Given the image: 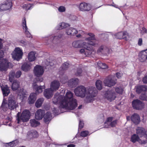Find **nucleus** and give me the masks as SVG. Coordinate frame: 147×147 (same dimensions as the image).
<instances>
[{"mask_svg":"<svg viewBox=\"0 0 147 147\" xmlns=\"http://www.w3.org/2000/svg\"><path fill=\"white\" fill-rule=\"evenodd\" d=\"M15 72L13 71H11L9 74V80L10 82H12L14 77Z\"/></svg>","mask_w":147,"mask_h":147,"instance_id":"c03bdc74","label":"nucleus"},{"mask_svg":"<svg viewBox=\"0 0 147 147\" xmlns=\"http://www.w3.org/2000/svg\"><path fill=\"white\" fill-rule=\"evenodd\" d=\"M139 139V136L136 134H134L131 137L130 141L133 143L138 141Z\"/></svg>","mask_w":147,"mask_h":147,"instance_id":"58836bf2","label":"nucleus"},{"mask_svg":"<svg viewBox=\"0 0 147 147\" xmlns=\"http://www.w3.org/2000/svg\"><path fill=\"white\" fill-rule=\"evenodd\" d=\"M69 26V25L68 24L62 22L59 23L55 28V29L57 30H60L63 28L67 27Z\"/></svg>","mask_w":147,"mask_h":147,"instance_id":"c85d7f7f","label":"nucleus"},{"mask_svg":"<svg viewBox=\"0 0 147 147\" xmlns=\"http://www.w3.org/2000/svg\"><path fill=\"white\" fill-rule=\"evenodd\" d=\"M93 92H75V95L81 98H84L86 95V96L84 100L86 103H89L93 100L95 96L93 94Z\"/></svg>","mask_w":147,"mask_h":147,"instance_id":"20e7f679","label":"nucleus"},{"mask_svg":"<svg viewBox=\"0 0 147 147\" xmlns=\"http://www.w3.org/2000/svg\"><path fill=\"white\" fill-rule=\"evenodd\" d=\"M44 95L46 98L49 99L53 96V92H44Z\"/></svg>","mask_w":147,"mask_h":147,"instance_id":"09e8293b","label":"nucleus"},{"mask_svg":"<svg viewBox=\"0 0 147 147\" xmlns=\"http://www.w3.org/2000/svg\"><path fill=\"white\" fill-rule=\"evenodd\" d=\"M87 35L89 36L86 37L85 40L86 41H88V43H86V44L89 45H90L92 47L97 44L98 43V41L95 39L94 34L91 33H89L87 34Z\"/></svg>","mask_w":147,"mask_h":147,"instance_id":"0eeeda50","label":"nucleus"},{"mask_svg":"<svg viewBox=\"0 0 147 147\" xmlns=\"http://www.w3.org/2000/svg\"><path fill=\"white\" fill-rule=\"evenodd\" d=\"M82 72V69L80 68H78L77 72L75 73V75L77 76H80Z\"/></svg>","mask_w":147,"mask_h":147,"instance_id":"6e6d98bb","label":"nucleus"},{"mask_svg":"<svg viewBox=\"0 0 147 147\" xmlns=\"http://www.w3.org/2000/svg\"><path fill=\"white\" fill-rule=\"evenodd\" d=\"M79 9L81 11H88L91 9V6L90 4L83 2L80 3Z\"/></svg>","mask_w":147,"mask_h":147,"instance_id":"dca6fc26","label":"nucleus"},{"mask_svg":"<svg viewBox=\"0 0 147 147\" xmlns=\"http://www.w3.org/2000/svg\"><path fill=\"white\" fill-rule=\"evenodd\" d=\"M87 45L88 44H86V42H83L81 40H79L74 41L72 43L73 46L75 48L83 47L84 48H86L88 50H90V51H86L85 54L86 55L88 54V53H90L91 52L90 51L91 47H88Z\"/></svg>","mask_w":147,"mask_h":147,"instance_id":"39448f33","label":"nucleus"},{"mask_svg":"<svg viewBox=\"0 0 147 147\" xmlns=\"http://www.w3.org/2000/svg\"><path fill=\"white\" fill-rule=\"evenodd\" d=\"M44 116V120L45 123H47L51 120L52 116L50 112H47Z\"/></svg>","mask_w":147,"mask_h":147,"instance_id":"4c0bfd02","label":"nucleus"},{"mask_svg":"<svg viewBox=\"0 0 147 147\" xmlns=\"http://www.w3.org/2000/svg\"><path fill=\"white\" fill-rule=\"evenodd\" d=\"M141 33L142 34H144L145 33H147V29L143 27L142 28V30L141 32Z\"/></svg>","mask_w":147,"mask_h":147,"instance_id":"680f3d73","label":"nucleus"},{"mask_svg":"<svg viewBox=\"0 0 147 147\" xmlns=\"http://www.w3.org/2000/svg\"><path fill=\"white\" fill-rule=\"evenodd\" d=\"M22 26L23 29L27 37L32 38V36L30 32L28 30V28L26 26V22L25 18H24L23 19L22 23Z\"/></svg>","mask_w":147,"mask_h":147,"instance_id":"4468645a","label":"nucleus"},{"mask_svg":"<svg viewBox=\"0 0 147 147\" xmlns=\"http://www.w3.org/2000/svg\"><path fill=\"white\" fill-rule=\"evenodd\" d=\"M136 132L137 134L140 137H142L143 136H145L147 131L145 129L142 127H138L136 129Z\"/></svg>","mask_w":147,"mask_h":147,"instance_id":"393cba45","label":"nucleus"},{"mask_svg":"<svg viewBox=\"0 0 147 147\" xmlns=\"http://www.w3.org/2000/svg\"><path fill=\"white\" fill-rule=\"evenodd\" d=\"M142 38H140L139 39L138 42V45L139 46H141L142 45Z\"/></svg>","mask_w":147,"mask_h":147,"instance_id":"0e129e2a","label":"nucleus"},{"mask_svg":"<svg viewBox=\"0 0 147 147\" xmlns=\"http://www.w3.org/2000/svg\"><path fill=\"white\" fill-rule=\"evenodd\" d=\"M23 55L22 50L19 47L16 48L12 54L13 58L18 61L22 58Z\"/></svg>","mask_w":147,"mask_h":147,"instance_id":"6e6552de","label":"nucleus"},{"mask_svg":"<svg viewBox=\"0 0 147 147\" xmlns=\"http://www.w3.org/2000/svg\"><path fill=\"white\" fill-rule=\"evenodd\" d=\"M18 112L17 115V120L18 123H20L22 122H27L30 119V113L28 110H25L22 112L21 115L20 116Z\"/></svg>","mask_w":147,"mask_h":147,"instance_id":"7ed1b4c3","label":"nucleus"},{"mask_svg":"<svg viewBox=\"0 0 147 147\" xmlns=\"http://www.w3.org/2000/svg\"><path fill=\"white\" fill-rule=\"evenodd\" d=\"M60 86V83L58 81L54 80L51 82L50 88L45 90L44 92H52L58 89Z\"/></svg>","mask_w":147,"mask_h":147,"instance_id":"9b49d317","label":"nucleus"},{"mask_svg":"<svg viewBox=\"0 0 147 147\" xmlns=\"http://www.w3.org/2000/svg\"><path fill=\"white\" fill-rule=\"evenodd\" d=\"M116 80L114 78L109 76L105 78L104 83L105 86L111 87L116 84Z\"/></svg>","mask_w":147,"mask_h":147,"instance_id":"f8f14e48","label":"nucleus"},{"mask_svg":"<svg viewBox=\"0 0 147 147\" xmlns=\"http://www.w3.org/2000/svg\"><path fill=\"white\" fill-rule=\"evenodd\" d=\"M87 45L88 47H91V49L90 50V51H91V52H92V53H88V54L87 55H86L85 54V53H86V51H88H88H90V50L88 49H87L86 48H84L85 49V50L83 49H81L80 50V52L81 53H84L85 55L86 56H88L89 55H91V54H94L95 53V50H94L93 49V48L90 45Z\"/></svg>","mask_w":147,"mask_h":147,"instance_id":"cd10ccee","label":"nucleus"},{"mask_svg":"<svg viewBox=\"0 0 147 147\" xmlns=\"http://www.w3.org/2000/svg\"><path fill=\"white\" fill-rule=\"evenodd\" d=\"M18 42L20 43L21 45L23 46H25L27 45V42L25 40H21L18 41Z\"/></svg>","mask_w":147,"mask_h":147,"instance_id":"864d4df0","label":"nucleus"},{"mask_svg":"<svg viewBox=\"0 0 147 147\" xmlns=\"http://www.w3.org/2000/svg\"><path fill=\"white\" fill-rule=\"evenodd\" d=\"M84 126L83 122L80 120L79 121V129H81L83 128Z\"/></svg>","mask_w":147,"mask_h":147,"instance_id":"5fc2aeb1","label":"nucleus"},{"mask_svg":"<svg viewBox=\"0 0 147 147\" xmlns=\"http://www.w3.org/2000/svg\"><path fill=\"white\" fill-rule=\"evenodd\" d=\"M69 67V63L67 62L64 63L60 68V69L63 70H65Z\"/></svg>","mask_w":147,"mask_h":147,"instance_id":"de8ad7c7","label":"nucleus"},{"mask_svg":"<svg viewBox=\"0 0 147 147\" xmlns=\"http://www.w3.org/2000/svg\"><path fill=\"white\" fill-rule=\"evenodd\" d=\"M45 114V111L44 110L39 109L35 113V118L38 120L42 119L43 117Z\"/></svg>","mask_w":147,"mask_h":147,"instance_id":"aec40b11","label":"nucleus"},{"mask_svg":"<svg viewBox=\"0 0 147 147\" xmlns=\"http://www.w3.org/2000/svg\"><path fill=\"white\" fill-rule=\"evenodd\" d=\"M62 36V35L61 34H58V35L54 36H51L50 35H49L45 36V38H48L50 39V41L54 43L55 42H57L58 40L61 38Z\"/></svg>","mask_w":147,"mask_h":147,"instance_id":"6ab92c4d","label":"nucleus"},{"mask_svg":"<svg viewBox=\"0 0 147 147\" xmlns=\"http://www.w3.org/2000/svg\"><path fill=\"white\" fill-rule=\"evenodd\" d=\"M35 55V53L34 52L31 51L30 52L28 53V60L30 61H34L36 59Z\"/></svg>","mask_w":147,"mask_h":147,"instance_id":"f704fd0d","label":"nucleus"},{"mask_svg":"<svg viewBox=\"0 0 147 147\" xmlns=\"http://www.w3.org/2000/svg\"><path fill=\"white\" fill-rule=\"evenodd\" d=\"M108 49L104 46H100L98 49L97 53L99 54L100 53L103 54L108 51Z\"/></svg>","mask_w":147,"mask_h":147,"instance_id":"473e14b6","label":"nucleus"},{"mask_svg":"<svg viewBox=\"0 0 147 147\" xmlns=\"http://www.w3.org/2000/svg\"><path fill=\"white\" fill-rule=\"evenodd\" d=\"M4 56V53L2 50L0 51V60L1 58H2Z\"/></svg>","mask_w":147,"mask_h":147,"instance_id":"69168bd1","label":"nucleus"},{"mask_svg":"<svg viewBox=\"0 0 147 147\" xmlns=\"http://www.w3.org/2000/svg\"><path fill=\"white\" fill-rule=\"evenodd\" d=\"M34 72L35 76L37 78L34 79L32 84V87L35 92H42L43 89H45V86L44 85L38 86L36 84L38 82H41L43 79L42 78H38L42 76L44 72V69L41 66L37 65L34 68Z\"/></svg>","mask_w":147,"mask_h":147,"instance_id":"f03ea898","label":"nucleus"},{"mask_svg":"<svg viewBox=\"0 0 147 147\" xmlns=\"http://www.w3.org/2000/svg\"><path fill=\"white\" fill-rule=\"evenodd\" d=\"M8 106L6 100L5 98H4L0 109H1L4 111H6L8 109Z\"/></svg>","mask_w":147,"mask_h":147,"instance_id":"72a5a7b5","label":"nucleus"},{"mask_svg":"<svg viewBox=\"0 0 147 147\" xmlns=\"http://www.w3.org/2000/svg\"><path fill=\"white\" fill-rule=\"evenodd\" d=\"M20 87V83L19 82L16 80L13 81L11 86V88L12 90L14 91L17 90Z\"/></svg>","mask_w":147,"mask_h":147,"instance_id":"2f4dec72","label":"nucleus"},{"mask_svg":"<svg viewBox=\"0 0 147 147\" xmlns=\"http://www.w3.org/2000/svg\"><path fill=\"white\" fill-rule=\"evenodd\" d=\"M104 97L110 101L114 100L116 98L115 92H104Z\"/></svg>","mask_w":147,"mask_h":147,"instance_id":"f3484780","label":"nucleus"},{"mask_svg":"<svg viewBox=\"0 0 147 147\" xmlns=\"http://www.w3.org/2000/svg\"><path fill=\"white\" fill-rule=\"evenodd\" d=\"M12 3L10 0H8L0 5V10L5 11L11 9Z\"/></svg>","mask_w":147,"mask_h":147,"instance_id":"ddd939ff","label":"nucleus"},{"mask_svg":"<svg viewBox=\"0 0 147 147\" xmlns=\"http://www.w3.org/2000/svg\"><path fill=\"white\" fill-rule=\"evenodd\" d=\"M132 105L133 108L137 110H141L144 106V103L137 99L134 100L132 102Z\"/></svg>","mask_w":147,"mask_h":147,"instance_id":"9d476101","label":"nucleus"},{"mask_svg":"<svg viewBox=\"0 0 147 147\" xmlns=\"http://www.w3.org/2000/svg\"><path fill=\"white\" fill-rule=\"evenodd\" d=\"M37 132L34 130H31L28 131L27 134V137L28 139L36 138L38 137Z\"/></svg>","mask_w":147,"mask_h":147,"instance_id":"a878e982","label":"nucleus"},{"mask_svg":"<svg viewBox=\"0 0 147 147\" xmlns=\"http://www.w3.org/2000/svg\"><path fill=\"white\" fill-rule=\"evenodd\" d=\"M44 99L43 98H41L38 99L36 102L35 105L37 108H39L42 105Z\"/></svg>","mask_w":147,"mask_h":147,"instance_id":"ea45409f","label":"nucleus"},{"mask_svg":"<svg viewBox=\"0 0 147 147\" xmlns=\"http://www.w3.org/2000/svg\"><path fill=\"white\" fill-rule=\"evenodd\" d=\"M14 99V98L12 96L9 97L8 103L7 105L9 109L11 110L14 109L16 107V102Z\"/></svg>","mask_w":147,"mask_h":147,"instance_id":"a211bd4d","label":"nucleus"},{"mask_svg":"<svg viewBox=\"0 0 147 147\" xmlns=\"http://www.w3.org/2000/svg\"><path fill=\"white\" fill-rule=\"evenodd\" d=\"M78 79L77 78H74L70 79L68 82V86L71 88L75 87L78 84Z\"/></svg>","mask_w":147,"mask_h":147,"instance_id":"4be33fe9","label":"nucleus"},{"mask_svg":"<svg viewBox=\"0 0 147 147\" xmlns=\"http://www.w3.org/2000/svg\"><path fill=\"white\" fill-rule=\"evenodd\" d=\"M21 74H22L21 71H17L16 72V74H15V77H16V78H19Z\"/></svg>","mask_w":147,"mask_h":147,"instance_id":"052dcab7","label":"nucleus"},{"mask_svg":"<svg viewBox=\"0 0 147 147\" xmlns=\"http://www.w3.org/2000/svg\"><path fill=\"white\" fill-rule=\"evenodd\" d=\"M131 121L136 124H138L140 121L139 115L137 113H134L131 117Z\"/></svg>","mask_w":147,"mask_h":147,"instance_id":"b1692460","label":"nucleus"},{"mask_svg":"<svg viewBox=\"0 0 147 147\" xmlns=\"http://www.w3.org/2000/svg\"><path fill=\"white\" fill-rule=\"evenodd\" d=\"M50 47L52 49H54L55 51H60L59 50V47L57 45H55L54 46H51Z\"/></svg>","mask_w":147,"mask_h":147,"instance_id":"13d9d810","label":"nucleus"},{"mask_svg":"<svg viewBox=\"0 0 147 147\" xmlns=\"http://www.w3.org/2000/svg\"><path fill=\"white\" fill-rule=\"evenodd\" d=\"M128 36V33L126 31L120 32L114 34L115 37L117 39H124L127 40V36Z\"/></svg>","mask_w":147,"mask_h":147,"instance_id":"2eb2a0df","label":"nucleus"},{"mask_svg":"<svg viewBox=\"0 0 147 147\" xmlns=\"http://www.w3.org/2000/svg\"><path fill=\"white\" fill-rule=\"evenodd\" d=\"M113 118L112 117H109L108 118L107 121L108 124H109V122H111V123H109L110 126L111 127H115L117 123V120H115L112 121L113 119Z\"/></svg>","mask_w":147,"mask_h":147,"instance_id":"c9c22d12","label":"nucleus"},{"mask_svg":"<svg viewBox=\"0 0 147 147\" xmlns=\"http://www.w3.org/2000/svg\"><path fill=\"white\" fill-rule=\"evenodd\" d=\"M89 133V132L88 131H83L81 132L80 134V136L82 137H85L88 135Z\"/></svg>","mask_w":147,"mask_h":147,"instance_id":"3c124183","label":"nucleus"},{"mask_svg":"<svg viewBox=\"0 0 147 147\" xmlns=\"http://www.w3.org/2000/svg\"><path fill=\"white\" fill-rule=\"evenodd\" d=\"M142 81L144 84L147 83V75L145 76L143 78Z\"/></svg>","mask_w":147,"mask_h":147,"instance_id":"e2e57ef3","label":"nucleus"},{"mask_svg":"<svg viewBox=\"0 0 147 147\" xmlns=\"http://www.w3.org/2000/svg\"><path fill=\"white\" fill-rule=\"evenodd\" d=\"M96 90L93 86L85 88L83 86H78L74 90V92H94Z\"/></svg>","mask_w":147,"mask_h":147,"instance_id":"1a4fd4ad","label":"nucleus"},{"mask_svg":"<svg viewBox=\"0 0 147 147\" xmlns=\"http://www.w3.org/2000/svg\"><path fill=\"white\" fill-rule=\"evenodd\" d=\"M39 92H32L30 95L28 100V103L32 104L34 103L36 99V96Z\"/></svg>","mask_w":147,"mask_h":147,"instance_id":"412c9836","label":"nucleus"},{"mask_svg":"<svg viewBox=\"0 0 147 147\" xmlns=\"http://www.w3.org/2000/svg\"><path fill=\"white\" fill-rule=\"evenodd\" d=\"M66 32L67 34L68 35H74L78 32V31L76 29L72 28H67Z\"/></svg>","mask_w":147,"mask_h":147,"instance_id":"c756f323","label":"nucleus"},{"mask_svg":"<svg viewBox=\"0 0 147 147\" xmlns=\"http://www.w3.org/2000/svg\"><path fill=\"white\" fill-rule=\"evenodd\" d=\"M122 74L119 72H117L116 74V76L118 78H120L122 76Z\"/></svg>","mask_w":147,"mask_h":147,"instance_id":"338daca9","label":"nucleus"},{"mask_svg":"<svg viewBox=\"0 0 147 147\" xmlns=\"http://www.w3.org/2000/svg\"><path fill=\"white\" fill-rule=\"evenodd\" d=\"M31 65L30 63H24L22 65L21 69L25 71H27L30 69Z\"/></svg>","mask_w":147,"mask_h":147,"instance_id":"7c9ffc66","label":"nucleus"},{"mask_svg":"<svg viewBox=\"0 0 147 147\" xmlns=\"http://www.w3.org/2000/svg\"><path fill=\"white\" fill-rule=\"evenodd\" d=\"M98 65L102 69H106L108 67L107 65L104 63H99Z\"/></svg>","mask_w":147,"mask_h":147,"instance_id":"8fccbe9b","label":"nucleus"},{"mask_svg":"<svg viewBox=\"0 0 147 147\" xmlns=\"http://www.w3.org/2000/svg\"><path fill=\"white\" fill-rule=\"evenodd\" d=\"M44 116V120L45 123H47L51 120L52 116L50 112H47Z\"/></svg>","mask_w":147,"mask_h":147,"instance_id":"e433bc0d","label":"nucleus"},{"mask_svg":"<svg viewBox=\"0 0 147 147\" xmlns=\"http://www.w3.org/2000/svg\"><path fill=\"white\" fill-rule=\"evenodd\" d=\"M116 92H123L124 91V89L121 87H117L115 89Z\"/></svg>","mask_w":147,"mask_h":147,"instance_id":"bf43d9fd","label":"nucleus"},{"mask_svg":"<svg viewBox=\"0 0 147 147\" xmlns=\"http://www.w3.org/2000/svg\"><path fill=\"white\" fill-rule=\"evenodd\" d=\"M136 92H145L147 90V86L145 85L135 86Z\"/></svg>","mask_w":147,"mask_h":147,"instance_id":"bb28decb","label":"nucleus"},{"mask_svg":"<svg viewBox=\"0 0 147 147\" xmlns=\"http://www.w3.org/2000/svg\"><path fill=\"white\" fill-rule=\"evenodd\" d=\"M30 123L31 126L34 127L37 126L40 124V123L35 119H31Z\"/></svg>","mask_w":147,"mask_h":147,"instance_id":"a19ab883","label":"nucleus"},{"mask_svg":"<svg viewBox=\"0 0 147 147\" xmlns=\"http://www.w3.org/2000/svg\"><path fill=\"white\" fill-rule=\"evenodd\" d=\"M53 102L55 104H59L60 109L69 110L74 109L78 105L77 100L73 98L72 92H66L65 96L57 92L53 99Z\"/></svg>","mask_w":147,"mask_h":147,"instance_id":"f257e3e1","label":"nucleus"},{"mask_svg":"<svg viewBox=\"0 0 147 147\" xmlns=\"http://www.w3.org/2000/svg\"><path fill=\"white\" fill-rule=\"evenodd\" d=\"M139 98L142 100L147 101V92H144L141 94Z\"/></svg>","mask_w":147,"mask_h":147,"instance_id":"49530a36","label":"nucleus"},{"mask_svg":"<svg viewBox=\"0 0 147 147\" xmlns=\"http://www.w3.org/2000/svg\"><path fill=\"white\" fill-rule=\"evenodd\" d=\"M13 66V64L6 59H1L0 61V70L1 71H6L8 68H12Z\"/></svg>","mask_w":147,"mask_h":147,"instance_id":"423d86ee","label":"nucleus"},{"mask_svg":"<svg viewBox=\"0 0 147 147\" xmlns=\"http://www.w3.org/2000/svg\"><path fill=\"white\" fill-rule=\"evenodd\" d=\"M52 111L55 115H57L59 113V111L55 108L52 109Z\"/></svg>","mask_w":147,"mask_h":147,"instance_id":"4d7b16f0","label":"nucleus"},{"mask_svg":"<svg viewBox=\"0 0 147 147\" xmlns=\"http://www.w3.org/2000/svg\"><path fill=\"white\" fill-rule=\"evenodd\" d=\"M33 5L30 4H26L23 5L22 7L26 10H28L32 9V8Z\"/></svg>","mask_w":147,"mask_h":147,"instance_id":"79ce46f5","label":"nucleus"},{"mask_svg":"<svg viewBox=\"0 0 147 147\" xmlns=\"http://www.w3.org/2000/svg\"><path fill=\"white\" fill-rule=\"evenodd\" d=\"M140 60L143 62L147 59V49L142 51L139 53Z\"/></svg>","mask_w":147,"mask_h":147,"instance_id":"5701e85b","label":"nucleus"},{"mask_svg":"<svg viewBox=\"0 0 147 147\" xmlns=\"http://www.w3.org/2000/svg\"><path fill=\"white\" fill-rule=\"evenodd\" d=\"M17 143V140H15L9 143H7L6 144L7 145L6 146L7 147H13L16 145Z\"/></svg>","mask_w":147,"mask_h":147,"instance_id":"a18cd8bd","label":"nucleus"},{"mask_svg":"<svg viewBox=\"0 0 147 147\" xmlns=\"http://www.w3.org/2000/svg\"><path fill=\"white\" fill-rule=\"evenodd\" d=\"M65 7L63 6H60L58 8V11L60 12H65Z\"/></svg>","mask_w":147,"mask_h":147,"instance_id":"603ef678","label":"nucleus"},{"mask_svg":"<svg viewBox=\"0 0 147 147\" xmlns=\"http://www.w3.org/2000/svg\"><path fill=\"white\" fill-rule=\"evenodd\" d=\"M96 85L98 90H101L102 88V82L100 80H98L96 81Z\"/></svg>","mask_w":147,"mask_h":147,"instance_id":"37998d69","label":"nucleus"},{"mask_svg":"<svg viewBox=\"0 0 147 147\" xmlns=\"http://www.w3.org/2000/svg\"><path fill=\"white\" fill-rule=\"evenodd\" d=\"M3 98H5L4 97L7 96L9 94V92H3Z\"/></svg>","mask_w":147,"mask_h":147,"instance_id":"774afa93","label":"nucleus"}]
</instances>
